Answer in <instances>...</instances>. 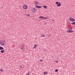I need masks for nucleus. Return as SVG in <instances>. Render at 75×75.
<instances>
[{
  "label": "nucleus",
  "instance_id": "1",
  "mask_svg": "<svg viewBox=\"0 0 75 75\" xmlns=\"http://www.w3.org/2000/svg\"><path fill=\"white\" fill-rule=\"evenodd\" d=\"M6 42L4 40L0 42V45H1L2 46L6 45Z\"/></svg>",
  "mask_w": 75,
  "mask_h": 75
},
{
  "label": "nucleus",
  "instance_id": "2",
  "mask_svg": "<svg viewBox=\"0 0 75 75\" xmlns=\"http://www.w3.org/2000/svg\"><path fill=\"white\" fill-rule=\"evenodd\" d=\"M69 20L70 21H72V22H73V21H75V19H74V18H69Z\"/></svg>",
  "mask_w": 75,
  "mask_h": 75
},
{
  "label": "nucleus",
  "instance_id": "3",
  "mask_svg": "<svg viewBox=\"0 0 75 75\" xmlns=\"http://www.w3.org/2000/svg\"><path fill=\"white\" fill-rule=\"evenodd\" d=\"M23 9H27V8H28V7L27 6V5H25L23 6Z\"/></svg>",
  "mask_w": 75,
  "mask_h": 75
},
{
  "label": "nucleus",
  "instance_id": "4",
  "mask_svg": "<svg viewBox=\"0 0 75 75\" xmlns=\"http://www.w3.org/2000/svg\"><path fill=\"white\" fill-rule=\"evenodd\" d=\"M35 8L36 9L33 8L32 9V11L33 13H35V12H36V11H37V9L36 8Z\"/></svg>",
  "mask_w": 75,
  "mask_h": 75
},
{
  "label": "nucleus",
  "instance_id": "5",
  "mask_svg": "<svg viewBox=\"0 0 75 75\" xmlns=\"http://www.w3.org/2000/svg\"><path fill=\"white\" fill-rule=\"evenodd\" d=\"M38 2L37 1H35V4L37 6V5H38Z\"/></svg>",
  "mask_w": 75,
  "mask_h": 75
},
{
  "label": "nucleus",
  "instance_id": "6",
  "mask_svg": "<svg viewBox=\"0 0 75 75\" xmlns=\"http://www.w3.org/2000/svg\"><path fill=\"white\" fill-rule=\"evenodd\" d=\"M36 7V8H42V6H37V5L35 6Z\"/></svg>",
  "mask_w": 75,
  "mask_h": 75
},
{
  "label": "nucleus",
  "instance_id": "7",
  "mask_svg": "<svg viewBox=\"0 0 75 75\" xmlns=\"http://www.w3.org/2000/svg\"><path fill=\"white\" fill-rule=\"evenodd\" d=\"M43 7L44 8H45V9H47L48 8V7H47V6L45 5L43 6Z\"/></svg>",
  "mask_w": 75,
  "mask_h": 75
},
{
  "label": "nucleus",
  "instance_id": "8",
  "mask_svg": "<svg viewBox=\"0 0 75 75\" xmlns=\"http://www.w3.org/2000/svg\"><path fill=\"white\" fill-rule=\"evenodd\" d=\"M61 3L59 2L58 4L57 5V7H59L60 6H61Z\"/></svg>",
  "mask_w": 75,
  "mask_h": 75
},
{
  "label": "nucleus",
  "instance_id": "9",
  "mask_svg": "<svg viewBox=\"0 0 75 75\" xmlns=\"http://www.w3.org/2000/svg\"><path fill=\"white\" fill-rule=\"evenodd\" d=\"M72 32H74V31L73 30H68L67 32V33H72Z\"/></svg>",
  "mask_w": 75,
  "mask_h": 75
},
{
  "label": "nucleus",
  "instance_id": "10",
  "mask_svg": "<svg viewBox=\"0 0 75 75\" xmlns=\"http://www.w3.org/2000/svg\"><path fill=\"white\" fill-rule=\"evenodd\" d=\"M40 36L42 37H45V35L43 34H42L40 35Z\"/></svg>",
  "mask_w": 75,
  "mask_h": 75
},
{
  "label": "nucleus",
  "instance_id": "11",
  "mask_svg": "<svg viewBox=\"0 0 75 75\" xmlns=\"http://www.w3.org/2000/svg\"><path fill=\"white\" fill-rule=\"evenodd\" d=\"M37 46V45H35L34 46V47H33V49H34V48H36V47Z\"/></svg>",
  "mask_w": 75,
  "mask_h": 75
},
{
  "label": "nucleus",
  "instance_id": "12",
  "mask_svg": "<svg viewBox=\"0 0 75 75\" xmlns=\"http://www.w3.org/2000/svg\"><path fill=\"white\" fill-rule=\"evenodd\" d=\"M3 49H4L3 47H0V50H2Z\"/></svg>",
  "mask_w": 75,
  "mask_h": 75
},
{
  "label": "nucleus",
  "instance_id": "13",
  "mask_svg": "<svg viewBox=\"0 0 75 75\" xmlns=\"http://www.w3.org/2000/svg\"><path fill=\"white\" fill-rule=\"evenodd\" d=\"M4 52V50H1V53H3Z\"/></svg>",
  "mask_w": 75,
  "mask_h": 75
},
{
  "label": "nucleus",
  "instance_id": "14",
  "mask_svg": "<svg viewBox=\"0 0 75 75\" xmlns=\"http://www.w3.org/2000/svg\"><path fill=\"white\" fill-rule=\"evenodd\" d=\"M72 30V27H70L69 29V30L68 31H71Z\"/></svg>",
  "mask_w": 75,
  "mask_h": 75
},
{
  "label": "nucleus",
  "instance_id": "15",
  "mask_svg": "<svg viewBox=\"0 0 75 75\" xmlns=\"http://www.w3.org/2000/svg\"><path fill=\"white\" fill-rule=\"evenodd\" d=\"M44 18L43 16H40L39 17V18Z\"/></svg>",
  "mask_w": 75,
  "mask_h": 75
},
{
  "label": "nucleus",
  "instance_id": "16",
  "mask_svg": "<svg viewBox=\"0 0 75 75\" xmlns=\"http://www.w3.org/2000/svg\"><path fill=\"white\" fill-rule=\"evenodd\" d=\"M71 24H73V25H75V22H74L73 23H71Z\"/></svg>",
  "mask_w": 75,
  "mask_h": 75
},
{
  "label": "nucleus",
  "instance_id": "17",
  "mask_svg": "<svg viewBox=\"0 0 75 75\" xmlns=\"http://www.w3.org/2000/svg\"><path fill=\"white\" fill-rule=\"evenodd\" d=\"M48 74V73L47 72H44V75H46V74Z\"/></svg>",
  "mask_w": 75,
  "mask_h": 75
},
{
  "label": "nucleus",
  "instance_id": "18",
  "mask_svg": "<svg viewBox=\"0 0 75 75\" xmlns=\"http://www.w3.org/2000/svg\"><path fill=\"white\" fill-rule=\"evenodd\" d=\"M58 69H56L55 70V72H58Z\"/></svg>",
  "mask_w": 75,
  "mask_h": 75
},
{
  "label": "nucleus",
  "instance_id": "19",
  "mask_svg": "<svg viewBox=\"0 0 75 75\" xmlns=\"http://www.w3.org/2000/svg\"><path fill=\"white\" fill-rule=\"evenodd\" d=\"M59 3V2L58 1H57L56 2L55 4H58Z\"/></svg>",
  "mask_w": 75,
  "mask_h": 75
},
{
  "label": "nucleus",
  "instance_id": "20",
  "mask_svg": "<svg viewBox=\"0 0 75 75\" xmlns=\"http://www.w3.org/2000/svg\"><path fill=\"white\" fill-rule=\"evenodd\" d=\"M21 49H22V50H24L25 48H24V47H22V48H21Z\"/></svg>",
  "mask_w": 75,
  "mask_h": 75
},
{
  "label": "nucleus",
  "instance_id": "21",
  "mask_svg": "<svg viewBox=\"0 0 75 75\" xmlns=\"http://www.w3.org/2000/svg\"><path fill=\"white\" fill-rule=\"evenodd\" d=\"M30 16V15L29 14H27V16H28V17H29V16Z\"/></svg>",
  "mask_w": 75,
  "mask_h": 75
},
{
  "label": "nucleus",
  "instance_id": "22",
  "mask_svg": "<svg viewBox=\"0 0 75 75\" xmlns=\"http://www.w3.org/2000/svg\"><path fill=\"white\" fill-rule=\"evenodd\" d=\"M40 62H42V61H43V60L42 59L40 60Z\"/></svg>",
  "mask_w": 75,
  "mask_h": 75
},
{
  "label": "nucleus",
  "instance_id": "23",
  "mask_svg": "<svg viewBox=\"0 0 75 75\" xmlns=\"http://www.w3.org/2000/svg\"><path fill=\"white\" fill-rule=\"evenodd\" d=\"M44 19H43V20H45V19H47V18H44Z\"/></svg>",
  "mask_w": 75,
  "mask_h": 75
},
{
  "label": "nucleus",
  "instance_id": "24",
  "mask_svg": "<svg viewBox=\"0 0 75 75\" xmlns=\"http://www.w3.org/2000/svg\"><path fill=\"white\" fill-rule=\"evenodd\" d=\"M29 74H30V72H29L26 75H29Z\"/></svg>",
  "mask_w": 75,
  "mask_h": 75
},
{
  "label": "nucleus",
  "instance_id": "25",
  "mask_svg": "<svg viewBox=\"0 0 75 75\" xmlns=\"http://www.w3.org/2000/svg\"><path fill=\"white\" fill-rule=\"evenodd\" d=\"M47 49L45 50V51H47Z\"/></svg>",
  "mask_w": 75,
  "mask_h": 75
},
{
  "label": "nucleus",
  "instance_id": "26",
  "mask_svg": "<svg viewBox=\"0 0 75 75\" xmlns=\"http://www.w3.org/2000/svg\"><path fill=\"white\" fill-rule=\"evenodd\" d=\"M20 68H22V67H21V66H20Z\"/></svg>",
  "mask_w": 75,
  "mask_h": 75
},
{
  "label": "nucleus",
  "instance_id": "27",
  "mask_svg": "<svg viewBox=\"0 0 75 75\" xmlns=\"http://www.w3.org/2000/svg\"><path fill=\"white\" fill-rule=\"evenodd\" d=\"M1 71H3V70H2V69H1Z\"/></svg>",
  "mask_w": 75,
  "mask_h": 75
},
{
  "label": "nucleus",
  "instance_id": "28",
  "mask_svg": "<svg viewBox=\"0 0 75 75\" xmlns=\"http://www.w3.org/2000/svg\"><path fill=\"white\" fill-rule=\"evenodd\" d=\"M55 62H58V61H55Z\"/></svg>",
  "mask_w": 75,
  "mask_h": 75
},
{
  "label": "nucleus",
  "instance_id": "29",
  "mask_svg": "<svg viewBox=\"0 0 75 75\" xmlns=\"http://www.w3.org/2000/svg\"><path fill=\"white\" fill-rule=\"evenodd\" d=\"M52 21H54V20H52Z\"/></svg>",
  "mask_w": 75,
  "mask_h": 75
}]
</instances>
